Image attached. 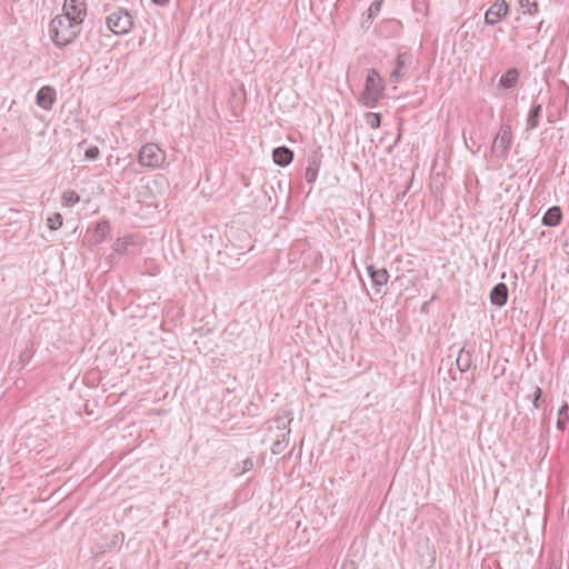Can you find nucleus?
<instances>
[{"label":"nucleus","instance_id":"8","mask_svg":"<svg viewBox=\"0 0 569 569\" xmlns=\"http://www.w3.org/2000/svg\"><path fill=\"white\" fill-rule=\"evenodd\" d=\"M508 300V287L503 282L497 283L490 292V301L497 307H502Z\"/></svg>","mask_w":569,"mask_h":569},{"label":"nucleus","instance_id":"24","mask_svg":"<svg viewBox=\"0 0 569 569\" xmlns=\"http://www.w3.org/2000/svg\"><path fill=\"white\" fill-rule=\"evenodd\" d=\"M366 123L371 128V129H377L380 127V123H381V114L380 113H376V112H368L366 114Z\"/></svg>","mask_w":569,"mask_h":569},{"label":"nucleus","instance_id":"19","mask_svg":"<svg viewBox=\"0 0 569 569\" xmlns=\"http://www.w3.org/2000/svg\"><path fill=\"white\" fill-rule=\"evenodd\" d=\"M110 232V224L107 220L99 221L94 229V238L97 242L103 241Z\"/></svg>","mask_w":569,"mask_h":569},{"label":"nucleus","instance_id":"2","mask_svg":"<svg viewBox=\"0 0 569 569\" xmlns=\"http://www.w3.org/2000/svg\"><path fill=\"white\" fill-rule=\"evenodd\" d=\"M512 143V132L509 124H502L491 144V159L498 167L508 159Z\"/></svg>","mask_w":569,"mask_h":569},{"label":"nucleus","instance_id":"6","mask_svg":"<svg viewBox=\"0 0 569 569\" xmlns=\"http://www.w3.org/2000/svg\"><path fill=\"white\" fill-rule=\"evenodd\" d=\"M509 6L505 0L496 1L489 7L485 14V22L493 26L501 21L508 13Z\"/></svg>","mask_w":569,"mask_h":569},{"label":"nucleus","instance_id":"26","mask_svg":"<svg viewBox=\"0 0 569 569\" xmlns=\"http://www.w3.org/2000/svg\"><path fill=\"white\" fill-rule=\"evenodd\" d=\"M383 0H375L368 9V17H375L381 9Z\"/></svg>","mask_w":569,"mask_h":569},{"label":"nucleus","instance_id":"16","mask_svg":"<svg viewBox=\"0 0 569 569\" xmlns=\"http://www.w3.org/2000/svg\"><path fill=\"white\" fill-rule=\"evenodd\" d=\"M289 435H290V429H287L284 432H282L280 438H278L272 443L271 452L273 455H279V453H281L287 448V446L289 445Z\"/></svg>","mask_w":569,"mask_h":569},{"label":"nucleus","instance_id":"4","mask_svg":"<svg viewBox=\"0 0 569 569\" xmlns=\"http://www.w3.org/2000/svg\"><path fill=\"white\" fill-rule=\"evenodd\" d=\"M107 26L114 34H126L133 26L132 16L122 8H117L107 17Z\"/></svg>","mask_w":569,"mask_h":569},{"label":"nucleus","instance_id":"30","mask_svg":"<svg viewBox=\"0 0 569 569\" xmlns=\"http://www.w3.org/2000/svg\"><path fill=\"white\" fill-rule=\"evenodd\" d=\"M457 365H458V368L460 369V371H462V372L467 371L468 368L470 367L469 359L463 360L461 355L457 359Z\"/></svg>","mask_w":569,"mask_h":569},{"label":"nucleus","instance_id":"13","mask_svg":"<svg viewBox=\"0 0 569 569\" xmlns=\"http://www.w3.org/2000/svg\"><path fill=\"white\" fill-rule=\"evenodd\" d=\"M520 72L517 68H510L499 79V86L505 89H512L519 81Z\"/></svg>","mask_w":569,"mask_h":569},{"label":"nucleus","instance_id":"20","mask_svg":"<svg viewBox=\"0 0 569 569\" xmlns=\"http://www.w3.org/2000/svg\"><path fill=\"white\" fill-rule=\"evenodd\" d=\"M519 6L522 9V13L529 16H536L539 11L538 3L531 0H519Z\"/></svg>","mask_w":569,"mask_h":569},{"label":"nucleus","instance_id":"7","mask_svg":"<svg viewBox=\"0 0 569 569\" xmlns=\"http://www.w3.org/2000/svg\"><path fill=\"white\" fill-rule=\"evenodd\" d=\"M36 101L43 110H50L56 101V90L49 86L42 87L37 93Z\"/></svg>","mask_w":569,"mask_h":569},{"label":"nucleus","instance_id":"11","mask_svg":"<svg viewBox=\"0 0 569 569\" xmlns=\"http://www.w3.org/2000/svg\"><path fill=\"white\" fill-rule=\"evenodd\" d=\"M320 169V159L317 153L308 157L307 168H306V181L308 183H313L319 173Z\"/></svg>","mask_w":569,"mask_h":569},{"label":"nucleus","instance_id":"32","mask_svg":"<svg viewBox=\"0 0 569 569\" xmlns=\"http://www.w3.org/2000/svg\"><path fill=\"white\" fill-rule=\"evenodd\" d=\"M548 569H562L561 560H552Z\"/></svg>","mask_w":569,"mask_h":569},{"label":"nucleus","instance_id":"15","mask_svg":"<svg viewBox=\"0 0 569 569\" xmlns=\"http://www.w3.org/2000/svg\"><path fill=\"white\" fill-rule=\"evenodd\" d=\"M541 111H542V107L540 103L532 104V107L529 111L528 118H527V122H526L528 130H533L538 127Z\"/></svg>","mask_w":569,"mask_h":569},{"label":"nucleus","instance_id":"14","mask_svg":"<svg viewBox=\"0 0 569 569\" xmlns=\"http://www.w3.org/2000/svg\"><path fill=\"white\" fill-rule=\"evenodd\" d=\"M562 218V212L559 207L553 206L549 208L543 217H542V223L548 227H556L560 223Z\"/></svg>","mask_w":569,"mask_h":569},{"label":"nucleus","instance_id":"12","mask_svg":"<svg viewBox=\"0 0 569 569\" xmlns=\"http://www.w3.org/2000/svg\"><path fill=\"white\" fill-rule=\"evenodd\" d=\"M272 158L276 164L286 167L291 163L293 159V152L287 147H278L273 150Z\"/></svg>","mask_w":569,"mask_h":569},{"label":"nucleus","instance_id":"27","mask_svg":"<svg viewBox=\"0 0 569 569\" xmlns=\"http://www.w3.org/2000/svg\"><path fill=\"white\" fill-rule=\"evenodd\" d=\"M99 148L96 146L89 147L84 152L86 160H96L99 157Z\"/></svg>","mask_w":569,"mask_h":569},{"label":"nucleus","instance_id":"25","mask_svg":"<svg viewBox=\"0 0 569 569\" xmlns=\"http://www.w3.org/2000/svg\"><path fill=\"white\" fill-rule=\"evenodd\" d=\"M62 216L60 213H53L52 216L48 217L47 224L48 228L51 230H57L62 226Z\"/></svg>","mask_w":569,"mask_h":569},{"label":"nucleus","instance_id":"35","mask_svg":"<svg viewBox=\"0 0 569 569\" xmlns=\"http://www.w3.org/2000/svg\"><path fill=\"white\" fill-rule=\"evenodd\" d=\"M279 422H281V425H282V429H283V430H286V429H287V425H286V422H284L283 420H279Z\"/></svg>","mask_w":569,"mask_h":569},{"label":"nucleus","instance_id":"9","mask_svg":"<svg viewBox=\"0 0 569 569\" xmlns=\"http://www.w3.org/2000/svg\"><path fill=\"white\" fill-rule=\"evenodd\" d=\"M367 270L372 284L376 287V290L379 291L380 287L388 282V271L385 268L376 269L373 266H368Z\"/></svg>","mask_w":569,"mask_h":569},{"label":"nucleus","instance_id":"21","mask_svg":"<svg viewBox=\"0 0 569 569\" xmlns=\"http://www.w3.org/2000/svg\"><path fill=\"white\" fill-rule=\"evenodd\" d=\"M381 93H377V92H369V91H363L362 93V102L366 107L368 108H375L377 104H378V101H379V97H380Z\"/></svg>","mask_w":569,"mask_h":569},{"label":"nucleus","instance_id":"34","mask_svg":"<svg viewBox=\"0 0 569 569\" xmlns=\"http://www.w3.org/2000/svg\"><path fill=\"white\" fill-rule=\"evenodd\" d=\"M563 248L565 251L569 254V238L566 240Z\"/></svg>","mask_w":569,"mask_h":569},{"label":"nucleus","instance_id":"3","mask_svg":"<svg viewBox=\"0 0 569 569\" xmlns=\"http://www.w3.org/2000/svg\"><path fill=\"white\" fill-rule=\"evenodd\" d=\"M140 166L148 170L160 168L166 161V152L157 143H146L138 152Z\"/></svg>","mask_w":569,"mask_h":569},{"label":"nucleus","instance_id":"33","mask_svg":"<svg viewBox=\"0 0 569 569\" xmlns=\"http://www.w3.org/2000/svg\"><path fill=\"white\" fill-rule=\"evenodd\" d=\"M151 1L158 6H166L169 3V0H151Z\"/></svg>","mask_w":569,"mask_h":569},{"label":"nucleus","instance_id":"28","mask_svg":"<svg viewBox=\"0 0 569 569\" xmlns=\"http://www.w3.org/2000/svg\"><path fill=\"white\" fill-rule=\"evenodd\" d=\"M253 468V461L251 458H247L242 461L241 463V469L240 471L238 472V475H243L248 471H250L251 469Z\"/></svg>","mask_w":569,"mask_h":569},{"label":"nucleus","instance_id":"31","mask_svg":"<svg viewBox=\"0 0 569 569\" xmlns=\"http://www.w3.org/2000/svg\"><path fill=\"white\" fill-rule=\"evenodd\" d=\"M541 393H542L541 389H540L539 387H536V389H535V393H533V401H532L533 407H535L536 409H538V408L540 407V397H541Z\"/></svg>","mask_w":569,"mask_h":569},{"label":"nucleus","instance_id":"22","mask_svg":"<svg viewBox=\"0 0 569 569\" xmlns=\"http://www.w3.org/2000/svg\"><path fill=\"white\" fill-rule=\"evenodd\" d=\"M559 418L557 420V428L561 431H563L566 429V421H569V406L568 405H563L560 409H559Z\"/></svg>","mask_w":569,"mask_h":569},{"label":"nucleus","instance_id":"18","mask_svg":"<svg viewBox=\"0 0 569 569\" xmlns=\"http://www.w3.org/2000/svg\"><path fill=\"white\" fill-rule=\"evenodd\" d=\"M133 244V239L130 236H126L119 238L114 241L112 248L113 251L119 254H124L128 251V248Z\"/></svg>","mask_w":569,"mask_h":569},{"label":"nucleus","instance_id":"29","mask_svg":"<svg viewBox=\"0 0 569 569\" xmlns=\"http://www.w3.org/2000/svg\"><path fill=\"white\" fill-rule=\"evenodd\" d=\"M20 361L24 365L27 362H29L32 358V351L29 347H26V349L23 351H21L20 353Z\"/></svg>","mask_w":569,"mask_h":569},{"label":"nucleus","instance_id":"17","mask_svg":"<svg viewBox=\"0 0 569 569\" xmlns=\"http://www.w3.org/2000/svg\"><path fill=\"white\" fill-rule=\"evenodd\" d=\"M410 56L407 52H401L397 56L396 69L391 72V78L398 79L402 76V70L409 62Z\"/></svg>","mask_w":569,"mask_h":569},{"label":"nucleus","instance_id":"10","mask_svg":"<svg viewBox=\"0 0 569 569\" xmlns=\"http://www.w3.org/2000/svg\"><path fill=\"white\" fill-rule=\"evenodd\" d=\"M365 90L373 93H381L383 91L382 79L380 78L377 70L370 69L368 71Z\"/></svg>","mask_w":569,"mask_h":569},{"label":"nucleus","instance_id":"1","mask_svg":"<svg viewBox=\"0 0 569 569\" xmlns=\"http://www.w3.org/2000/svg\"><path fill=\"white\" fill-rule=\"evenodd\" d=\"M81 23L63 14L56 16L49 26V34L53 43L64 47L71 43L80 33Z\"/></svg>","mask_w":569,"mask_h":569},{"label":"nucleus","instance_id":"23","mask_svg":"<svg viewBox=\"0 0 569 569\" xmlns=\"http://www.w3.org/2000/svg\"><path fill=\"white\" fill-rule=\"evenodd\" d=\"M80 200L79 194L73 190L64 191L62 194V203L64 206H73Z\"/></svg>","mask_w":569,"mask_h":569},{"label":"nucleus","instance_id":"5","mask_svg":"<svg viewBox=\"0 0 569 569\" xmlns=\"http://www.w3.org/2000/svg\"><path fill=\"white\" fill-rule=\"evenodd\" d=\"M62 11L63 16L74 18V20L82 24L87 14L84 0H64Z\"/></svg>","mask_w":569,"mask_h":569}]
</instances>
